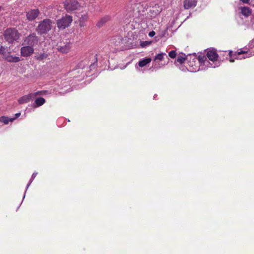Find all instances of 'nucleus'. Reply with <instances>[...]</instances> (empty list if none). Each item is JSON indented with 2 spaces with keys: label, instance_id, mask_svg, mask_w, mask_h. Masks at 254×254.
I'll use <instances>...</instances> for the list:
<instances>
[{
  "label": "nucleus",
  "instance_id": "obj_4",
  "mask_svg": "<svg viewBox=\"0 0 254 254\" xmlns=\"http://www.w3.org/2000/svg\"><path fill=\"white\" fill-rule=\"evenodd\" d=\"M64 6L67 12H69L78 10L80 5L76 0H66L64 2Z\"/></svg>",
  "mask_w": 254,
  "mask_h": 254
},
{
  "label": "nucleus",
  "instance_id": "obj_1",
  "mask_svg": "<svg viewBox=\"0 0 254 254\" xmlns=\"http://www.w3.org/2000/svg\"><path fill=\"white\" fill-rule=\"evenodd\" d=\"M53 23L51 19H45L39 22L36 31L40 35L46 34L51 30Z\"/></svg>",
  "mask_w": 254,
  "mask_h": 254
},
{
  "label": "nucleus",
  "instance_id": "obj_17",
  "mask_svg": "<svg viewBox=\"0 0 254 254\" xmlns=\"http://www.w3.org/2000/svg\"><path fill=\"white\" fill-rule=\"evenodd\" d=\"M203 64L207 67L215 68L219 66V63L213 62V63H211L206 59L203 61Z\"/></svg>",
  "mask_w": 254,
  "mask_h": 254
},
{
  "label": "nucleus",
  "instance_id": "obj_19",
  "mask_svg": "<svg viewBox=\"0 0 254 254\" xmlns=\"http://www.w3.org/2000/svg\"><path fill=\"white\" fill-rule=\"evenodd\" d=\"M48 57V55L46 53H42L36 55L35 56V58L39 61H42L46 59Z\"/></svg>",
  "mask_w": 254,
  "mask_h": 254
},
{
  "label": "nucleus",
  "instance_id": "obj_15",
  "mask_svg": "<svg viewBox=\"0 0 254 254\" xmlns=\"http://www.w3.org/2000/svg\"><path fill=\"white\" fill-rule=\"evenodd\" d=\"M111 17L109 16H105L100 19L97 22V26L99 27H102L105 23L110 20Z\"/></svg>",
  "mask_w": 254,
  "mask_h": 254
},
{
  "label": "nucleus",
  "instance_id": "obj_10",
  "mask_svg": "<svg viewBox=\"0 0 254 254\" xmlns=\"http://www.w3.org/2000/svg\"><path fill=\"white\" fill-rule=\"evenodd\" d=\"M207 57L212 62L218 63V55L214 50H209L207 53Z\"/></svg>",
  "mask_w": 254,
  "mask_h": 254
},
{
  "label": "nucleus",
  "instance_id": "obj_8",
  "mask_svg": "<svg viewBox=\"0 0 254 254\" xmlns=\"http://www.w3.org/2000/svg\"><path fill=\"white\" fill-rule=\"evenodd\" d=\"M34 49L29 45L24 46L21 48L20 53L21 56L26 57L32 55L34 52Z\"/></svg>",
  "mask_w": 254,
  "mask_h": 254
},
{
  "label": "nucleus",
  "instance_id": "obj_26",
  "mask_svg": "<svg viewBox=\"0 0 254 254\" xmlns=\"http://www.w3.org/2000/svg\"><path fill=\"white\" fill-rule=\"evenodd\" d=\"M169 56L170 58L174 59L176 56V53L175 51H171L169 53Z\"/></svg>",
  "mask_w": 254,
  "mask_h": 254
},
{
  "label": "nucleus",
  "instance_id": "obj_27",
  "mask_svg": "<svg viewBox=\"0 0 254 254\" xmlns=\"http://www.w3.org/2000/svg\"><path fill=\"white\" fill-rule=\"evenodd\" d=\"M150 44V42L148 41H144L141 42L140 45L142 47H146L148 45H149Z\"/></svg>",
  "mask_w": 254,
  "mask_h": 254
},
{
  "label": "nucleus",
  "instance_id": "obj_31",
  "mask_svg": "<svg viewBox=\"0 0 254 254\" xmlns=\"http://www.w3.org/2000/svg\"><path fill=\"white\" fill-rule=\"evenodd\" d=\"M20 115V113H16L15 116V117L14 118V120L16 118H17L18 117H19Z\"/></svg>",
  "mask_w": 254,
  "mask_h": 254
},
{
  "label": "nucleus",
  "instance_id": "obj_32",
  "mask_svg": "<svg viewBox=\"0 0 254 254\" xmlns=\"http://www.w3.org/2000/svg\"><path fill=\"white\" fill-rule=\"evenodd\" d=\"M244 3H248L250 0H241Z\"/></svg>",
  "mask_w": 254,
  "mask_h": 254
},
{
  "label": "nucleus",
  "instance_id": "obj_9",
  "mask_svg": "<svg viewBox=\"0 0 254 254\" xmlns=\"http://www.w3.org/2000/svg\"><path fill=\"white\" fill-rule=\"evenodd\" d=\"M39 13L38 9H31L26 12V18L29 21H33L38 16Z\"/></svg>",
  "mask_w": 254,
  "mask_h": 254
},
{
  "label": "nucleus",
  "instance_id": "obj_7",
  "mask_svg": "<svg viewBox=\"0 0 254 254\" xmlns=\"http://www.w3.org/2000/svg\"><path fill=\"white\" fill-rule=\"evenodd\" d=\"M76 16L78 18L79 25L80 27H84L85 26V22L88 19L87 12L85 11H81L79 12H76Z\"/></svg>",
  "mask_w": 254,
  "mask_h": 254
},
{
  "label": "nucleus",
  "instance_id": "obj_22",
  "mask_svg": "<svg viewBox=\"0 0 254 254\" xmlns=\"http://www.w3.org/2000/svg\"><path fill=\"white\" fill-rule=\"evenodd\" d=\"M35 102L36 104L37 107H39L45 103V100L42 97H39L35 100Z\"/></svg>",
  "mask_w": 254,
  "mask_h": 254
},
{
  "label": "nucleus",
  "instance_id": "obj_30",
  "mask_svg": "<svg viewBox=\"0 0 254 254\" xmlns=\"http://www.w3.org/2000/svg\"><path fill=\"white\" fill-rule=\"evenodd\" d=\"M252 55H254V53L253 54H248V55H247L246 57H243V59H245L246 58H249V57H251Z\"/></svg>",
  "mask_w": 254,
  "mask_h": 254
},
{
  "label": "nucleus",
  "instance_id": "obj_24",
  "mask_svg": "<svg viewBox=\"0 0 254 254\" xmlns=\"http://www.w3.org/2000/svg\"><path fill=\"white\" fill-rule=\"evenodd\" d=\"M37 174V173H34L32 176H31V179L29 181V183L28 184L27 186V189L29 187L30 185L31 184V183H32V182L33 181V180L34 179V178L36 177V175Z\"/></svg>",
  "mask_w": 254,
  "mask_h": 254
},
{
  "label": "nucleus",
  "instance_id": "obj_14",
  "mask_svg": "<svg viewBox=\"0 0 254 254\" xmlns=\"http://www.w3.org/2000/svg\"><path fill=\"white\" fill-rule=\"evenodd\" d=\"M245 53V52L244 51H240V52H236L234 55H232V51H230L229 53V55L230 57V62H231V63H233L234 62V59H232V57L234 58V59H241L242 58H238V56L241 55V54H243Z\"/></svg>",
  "mask_w": 254,
  "mask_h": 254
},
{
  "label": "nucleus",
  "instance_id": "obj_16",
  "mask_svg": "<svg viewBox=\"0 0 254 254\" xmlns=\"http://www.w3.org/2000/svg\"><path fill=\"white\" fill-rule=\"evenodd\" d=\"M152 59L150 58L143 59L138 63V66L141 67H144L150 63Z\"/></svg>",
  "mask_w": 254,
  "mask_h": 254
},
{
  "label": "nucleus",
  "instance_id": "obj_28",
  "mask_svg": "<svg viewBox=\"0 0 254 254\" xmlns=\"http://www.w3.org/2000/svg\"><path fill=\"white\" fill-rule=\"evenodd\" d=\"M43 93V91H38L35 93H31L32 94H34L33 98H34L36 96L40 94H42Z\"/></svg>",
  "mask_w": 254,
  "mask_h": 254
},
{
  "label": "nucleus",
  "instance_id": "obj_11",
  "mask_svg": "<svg viewBox=\"0 0 254 254\" xmlns=\"http://www.w3.org/2000/svg\"><path fill=\"white\" fill-rule=\"evenodd\" d=\"M196 1L195 0H185L184 1V7L185 9L193 8L196 5Z\"/></svg>",
  "mask_w": 254,
  "mask_h": 254
},
{
  "label": "nucleus",
  "instance_id": "obj_21",
  "mask_svg": "<svg viewBox=\"0 0 254 254\" xmlns=\"http://www.w3.org/2000/svg\"><path fill=\"white\" fill-rule=\"evenodd\" d=\"M14 120V118H8L5 116H2L0 118V122L7 125L9 122H12Z\"/></svg>",
  "mask_w": 254,
  "mask_h": 254
},
{
  "label": "nucleus",
  "instance_id": "obj_18",
  "mask_svg": "<svg viewBox=\"0 0 254 254\" xmlns=\"http://www.w3.org/2000/svg\"><path fill=\"white\" fill-rule=\"evenodd\" d=\"M241 13H242V14L243 15H244L246 17L249 16V15H251V14L252 13L251 9L250 8L247 7H245V6L241 7Z\"/></svg>",
  "mask_w": 254,
  "mask_h": 254
},
{
  "label": "nucleus",
  "instance_id": "obj_3",
  "mask_svg": "<svg viewBox=\"0 0 254 254\" xmlns=\"http://www.w3.org/2000/svg\"><path fill=\"white\" fill-rule=\"evenodd\" d=\"M72 21V17L66 14L57 21V27L59 29L64 30L69 27Z\"/></svg>",
  "mask_w": 254,
  "mask_h": 254
},
{
  "label": "nucleus",
  "instance_id": "obj_23",
  "mask_svg": "<svg viewBox=\"0 0 254 254\" xmlns=\"http://www.w3.org/2000/svg\"><path fill=\"white\" fill-rule=\"evenodd\" d=\"M5 49L6 48L2 46L0 47V55H2L3 58L4 57V56L6 55L5 51Z\"/></svg>",
  "mask_w": 254,
  "mask_h": 254
},
{
  "label": "nucleus",
  "instance_id": "obj_13",
  "mask_svg": "<svg viewBox=\"0 0 254 254\" xmlns=\"http://www.w3.org/2000/svg\"><path fill=\"white\" fill-rule=\"evenodd\" d=\"M4 58L5 60L10 63H17L20 60L19 57L11 55H6L4 56Z\"/></svg>",
  "mask_w": 254,
  "mask_h": 254
},
{
  "label": "nucleus",
  "instance_id": "obj_2",
  "mask_svg": "<svg viewBox=\"0 0 254 254\" xmlns=\"http://www.w3.org/2000/svg\"><path fill=\"white\" fill-rule=\"evenodd\" d=\"M4 39L8 43H13L19 38V33L15 28H9L4 31Z\"/></svg>",
  "mask_w": 254,
  "mask_h": 254
},
{
  "label": "nucleus",
  "instance_id": "obj_29",
  "mask_svg": "<svg viewBox=\"0 0 254 254\" xmlns=\"http://www.w3.org/2000/svg\"><path fill=\"white\" fill-rule=\"evenodd\" d=\"M155 34V32L153 31H152L149 33V36L151 37H153Z\"/></svg>",
  "mask_w": 254,
  "mask_h": 254
},
{
  "label": "nucleus",
  "instance_id": "obj_12",
  "mask_svg": "<svg viewBox=\"0 0 254 254\" xmlns=\"http://www.w3.org/2000/svg\"><path fill=\"white\" fill-rule=\"evenodd\" d=\"M33 95L34 94L30 93L21 97L18 99L19 103L22 104L30 102V100L33 98Z\"/></svg>",
  "mask_w": 254,
  "mask_h": 254
},
{
  "label": "nucleus",
  "instance_id": "obj_5",
  "mask_svg": "<svg viewBox=\"0 0 254 254\" xmlns=\"http://www.w3.org/2000/svg\"><path fill=\"white\" fill-rule=\"evenodd\" d=\"M165 56L167 57L166 54L164 53H161L156 55L153 59L152 67L158 69L164 66L165 64H163L160 62L163 61Z\"/></svg>",
  "mask_w": 254,
  "mask_h": 254
},
{
  "label": "nucleus",
  "instance_id": "obj_25",
  "mask_svg": "<svg viewBox=\"0 0 254 254\" xmlns=\"http://www.w3.org/2000/svg\"><path fill=\"white\" fill-rule=\"evenodd\" d=\"M186 60V58L180 56L178 57L177 61L180 64H183L185 61Z\"/></svg>",
  "mask_w": 254,
  "mask_h": 254
},
{
  "label": "nucleus",
  "instance_id": "obj_20",
  "mask_svg": "<svg viewBox=\"0 0 254 254\" xmlns=\"http://www.w3.org/2000/svg\"><path fill=\"white\" fill-rule=\"evenodd\" d=\"M70 49L69 44H66L64 46H60L58 47V50L60 52L63 53H66Z\"/></svg>",
  "mask_w": 254,
  "mask_h": 254
},
{
  "label": "nucleus",
  "instance_id": "obj_6",
  "mask_svg": "<svg viewBox=\"0 0 254 254\" xmlns=\"http://www.w3.org/2000/svg\"><path fill=\"white\" fill-rule=\"evenodd\" d=\"M38 41V37L36 35L35 33H33L25 38L23 44L25 45H29L33 47L37 45Z\"/></svg>",
  "mask_w": 254,
  "mask_h": 254
}]
</instances>
